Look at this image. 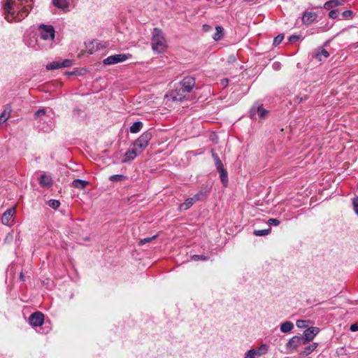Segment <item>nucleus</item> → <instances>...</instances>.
<instances>
[{"label": "nucleus", "mask_w": 358, "mask_h": 358, "mask_svg": "<svg viewBox=\"0 0 358 358\" xmlns=\"http://www.w3.org/2000/svg\"><path fill=\"white\" fill-rule=\"evenodd\" d=\"M4 18L8 22H20L24 19L31 10L23 0H6L3 6Z\"/></svg>", "instance_id": "nucleus-1"}, {"label": "nucleus", "mask_w": 358, "mask_h": 358, "mask_svg": "<svg viewBox=\"0 0 358 358\" xmlns=\"http://www.w3.org/2000/svg\"><path fill=\"white\" fill-rule=\"evenodd\" d=\"M196 81L194 78L191 76L185 77L179 83V88H176L171 93V96L173 101H181L183 100L186 95L191 92L192 89L195 87Z\"/></svg>", "instance_id": "nucleus-2"}, {"label": "nucleus", "mask_w": 358, "mask_h": 358, "mask_svg": "<svg viewBox=\"0 0 358 358\" xmlns=\"http://www.w3.org/2000/svg\"><path fill=\"white\" fill-rule=\"evenodd\" d=\"M152 48L155 52H162L166 49V41L163 33L158 28H155L152 31Z\"/></svg>", "instance_id": "nucleus-3"}, {"label": "nucleus", "mask_w": 358, "mask_h": 358, "mask_svg": "<svg viewBox=\"0 0 358 358\" xmlns=\"http://www.w3.org/2000/svg\"><path fill=\"white\" fill-rule=\"evenodd\" d=\"M152 138V134L150 131L143 133L134 143L133 147L141 154L148 145Z\"/></svg>", "instance_id": "nucleus-4"}, {"label": "nucleus", "mask_w": 358, "mask_h": 358, "mask_svg": "<svg viewBox=\"0 0 358 358\" xmlns=\"http://www.w3.org/2000/svg\"><path fill=\"white\" fill-rule=\"evenodd\" d=\"M131 57L130 54H117L110 55L103 60L105 65H113L117 63L123 62Z\"/></svg>", "instance_id": "nucleus-5"}, {"label": "nucleus", "mask_w": 358, "mask_h": 358, "mask_svg": "<svg viewBox=\"0 0 358 358\" xmlns=\"http://www.w3.org/2000/svg\"><path fill=\"white\" fill-rule=\"evenodd\" d=\"M41 38L43 40H53L55 38V29L52 25L41 24L38 27Z\"/></svg>", "instance_id": "nucleus-6"}, {"label": "nucleus", "mask_w": 358, "mask_h": 358, "mask_svg": "<svg viewBox=\"0 0 358 358\" xmlns=\"http://www.w3.org/2000/svg\"><path fill=\"white\" fill-rule=\"evenodd\" d=\"M268 114V110L262 107V104L255 103L250 110V117L252 119L255 118L258 115L260 119L264 118Z\"/></svg>", "instance_id": "nucleus-7"}, {"label": "nucleus", "mask_w": 358, "mask_h": 358, "mask_svg": "<svg viewBox=\"0 0 358 358\" xmlns=\"http://www.w3.org/2000/svg\"><path fill=\"white\" fill-rule=\"evenodd\" d=\"M319 331L320 329L315 327H312L306 329L301 336L303 341V344H306L313 340Z\"/></svg>", "instance_id": "nucleus-8"}, {"label": "nucleus", "mask_w": 358, "mask_h": 358, "mask_svg": "<svg viewBox=\"0 0 358 358\" xmlns=\"http://www.w3.org/2000/svg\"><path fill=\"white\" fill-rule=\"evenodd\" d=\"M29 322L33 327H40L43 324L44 315L41 312H35L29 316Z\"/></svg>", "instance_id": "nucleus-9"}, {"label": "nucleus", "mask_w": 358, "mask_h": 358, "mask_svg": "<svg viewBox=\"0 0 358 358\" xmlns=\"http://www.w3.org/2000/svg\"><path fill=\"white\" fill-rule=\"evenodd\" d=\"M317 17V14L313 11H306L303 13L301 21L303 24L308 26L314 22Z\"/></svg>", "instance_id": "nucleus-10"}, {"label": "nucleus", "mask_w": 358, "mask_h": 358, "mask_svg": "<svg viewBox=\"0 0 358 358\" xmlns=\"http://www.w3.org/2000/svg\"><path fill=\"white\" fill-rule=\"evenodd\" d=\"M140 153L138 152L136 149L134 147L131 149L128 150L124 155V158L122 159L121 162L123 164L127 163L130 161L134 160L138 155Z\"/></svg>", "instance_id": "nucleus-11"}, {"label": "nucleus", "mask_w": 358, "mask_h": 358, "mask_svg": "<svg viewBox=\"0 0 358 358\" xmlns=\"http://www.w3.org/2000/svg\"><path fill=\"white\" fill-rule=\"evenodd\" d=\"M303 341L301 336H294L289 340L286 345L287 348L295 349L299 345L303 344Z\"/></svg>", "instance_id": "nucleus-12"}, {"label": "nucleus", "mask_w": 358, "mask_h": 358, "mask_svg": "<svg viewBox=\"0 0 358 358\" xmlns=\"http://www.w3.org/2000/svg\"><path fill=\"white\" fill-rule=\"evenodd\" d=\"M15 210L14 208L7 209L3 214L1 222L5 225H9L10 221L13 217Z\"/></svg>", "instance_id": "nucleus-13"}, {"label": "nucleus", "mask_w": 358, "mask_h": 358, "mask_svg": "<svg viewBox=\"0 0 358 358\" xmlns=\"http://www.w3.org/2000/svg\"><path fill=\"white\" fill-rule=\"evenodd\" d=\"M329 56V53L328 51L322 48H320L315 50L314 57L317 59L319 61H322V57L324 58H327Z\"/></svg>", "instance_id": "nucleus-14"}, {"label": "nucleus", "mask_w": 358, "mask_h": 358, "mask_svg": "<svg viewBox=\"0 0 358 358\" xmlns=\"http://www.w3.org/2000/svg\"><path fill=\"white\" fill-rule=\"evenodd\" d=\"M196 202V200L194 197L187 199L185 202L180 205V210H186L189 209L190 207L193 206V204Z\"/></svg>", "instance_id": "nucleus-15"}, {"label": "nucleus", "mask_w": 358, "mask_h": 358, "mask_svg": "<svg viewBox=\"0 0 358 358\" xmlns=\"http://www.w3.org/2000/svg\"><path fill=\"white\" fill-rule=\"evenodd\" d=\"M53 4L60 9H67L69 6V0H53Z\"/></svg>", "instance_id": "nucleus-16"}, {"label": "nucleus", "mask_w": 358, "mask_h": 358, "mask_svg": "<svg viewBox=\"0 0 358 358\" xmlns=\"http://www.w3.org/2000/svg\"><path fill=\"white\" fill-rule=\"evenodd\" d=\"M87 184L88 182L85 180L76 179L72 182L71 185L75 188L83 189L87 186Z\"/></svg>", "instance_id": "nucleus-17"}, {"label": "nucleus", "mask_w": 358, "mask_h": 358, "mask_svg": "<svg viewBox=\"0 0 358 358\" xmlns=\"http://www.w3.org/2000/svg\"><path fill=\"white\" fill-rule=\"evenodd\" d=\"M11 108L8 106L3 112L0 115V124L4 123L10 117L11 113Z\"/></svg>", "instance_id": "nucleus-18"}, {"label": "nucleus", "mask_w": 358, "mask_h": 358, "mask_svg": "<svg viewBox=\"0 0 358 358\" xmlns=\"http://www.w3.org/2000/svg\"><path fill=\"white\" fill-rule=\"evenodd\" d=\"M294 324L289 321L285 322L280 325V331L282 333H288L292 330Z\"/></svg>", "instance_id": "nucleus-19"}, {"label": "nucleus", "mask_w": 358, "mask_h": 358, "mask_svg": "<svg viewBox=\"0 0 358 358\" xmlns=\"http://www.w3.org/2000/svg\"><path fill=\"white\" fill-rule=\"evenodd\" d=\"M224 35V29L220 26L215 27V32L213 35V38L217 41L222 38Z\"/></svg>", "instance_id": "nucleus-20"}, {"label": "nucleus", "mask_w": 358, "mask_h": 358, "mask_svg": "<svg viewBox=\"0 0 358 358\" xmlns=\"http://www.w3.org/2000/svg\"><path fill=\"white\" fill-rule=\"evenodd\" d=\"M143 127V123L140 121H136L133 123V124L130 127L129 130L131 133L136 134L141 131Z\"/></svg>", "instance_id": "nucleus-21"}, {"label": "nucleus", "mask_w": 358, "mask_h": 358, "mask_svg": "<svg viewBox=\"0 0 358 358\" xmlns=\"http://www.w3.org/2000/svg\"><path fill=\"white\" fill-rule=\"evenodd\" d=\"M220 173V178L223 183L224 186H227L228 184V174L225 169L218 171Z\"/></svg>", "instance_id": "nucleus-22"}, {"label": "nucleus", "mask_w": 358, "mask_h": 358, "mask_svg": "<svg viewBox=\"0 0 358 358\" xmlns=\"http://www.w3.org/2000/svg\"><path fill=\"white\" fill-rule=\"evenodd\" d=\"M260 357V352L259 351H256V349H251L248 350L245 355V358H258Z\"/></svg>", "instance_id": "nucleus-23"}, {"label": "nucleus", "mask_w": 358, "mask_h": 358, "mask_svg": "<svg viewBox=\"0 0 358 358\" xmlns=\"http://www.w3.org/2000/svg\"><path fill=\"white\" fill-rule=\"evenodd\" d=\"M58 69H61L60 62L58 61L52 62L46 66L47 70H55Z\"/></svg>", "instance_id": "nucleus-24"}, {"label": "nucleus", "mask_w": 358, "mask_h": 358, "mask_svg": "<svg viewBox=\"0 0 358 358\" xmlns=\"http://www.w3.org/2000/svg\"><path fill=\"white\" fill-rule=\"evenodd\" d=\"M317 347V343H313L311 345L306 346L304 348L303 353L306 355H308L310 354L313 351H314Z\"/></svg>", "instance_id": "nucleus-25"}, {"label": "nucleus", "mask_w": 358, "mask_h": 358, "mask_svg": "<svg viewBox=\"0 0 358 358\" xmlns=\"http://www.w3.org/2000/svg\"><path fill=\"white\" fill-rule=\"evenodd\" d=\"M207 192V190H200L193 197L195 199L196 201L203 200L206 198Z\"/></svg>", "instance_id": "nucleus-26"}, {"label": "nucleus", "mask_w": 358, "mask_h": 358, "mask_svg": "<svg viewBox=\"0 0 358 358\" xmlns=\"http://www.w3.org/2000/svg\"><path fill=\"white\" fill-rule=\"evenodd\" d=\"M271 231V228L268 227L266 229L255 230L254 234L257 236H264L268 235Z\"/></svg>", "instance_id": "nucleus-27"}, {"label": "nucleus", "mask_w": 358, "mask_h": 358, "mask_svg": "<svg viewBox=\"0 0 358 358\" xmlns=\"http://www.w3.org/2000/svg\"><path fill=\"white\" fill-rule=\"evenodd\" d=\"M126 177L122 174L112 175L110 176L109 180L113 182L122 181L124 180Z\"/></svg>", "instance_id": "nucleus-28"}, {"label": "nucleus", "mask_w": 358, "mask_h": 358, "mask_svg": "<svg viewBox=\"0 0 358 358\" xmlns=\"http://www.w3.org/2000/svg\"><path fill=\"white\" fill-rule=\"evenodd\" d=\"M40 183L43 186H48L50 184V178L45 175L40 178Z\"/></svg>", "instance_id": "nucleus-29"}, {"label": "nucleus", "mask_w": 358, "mask_h": 358, "mask_svg": "<svg viewBox=\"0 0 358 358\" xmlns=\"http://www.w3.org/2000/svg\"><path fill=\"white\" fill-rule=\"evenodd\" d=\"M60 64H61V68H66V67H71L73 64V62L71 59H64L62 62H60Z\"/></svg>", "instance_id": "nucleus-30"}, {"label": "nucleus", "mask_w": 358, "mask_h": 358, "mask_svg": "<svg viewBox=\"0 0 358 358\" xmlns=\"http://www.w3.org/2000/svg\"><path fill=\"white\" fill-rule=\"evenodd\" d=\"M60 206V202L58 200L51 199L49 201V206L52 209H57Z\"/></svg>", "instance_id": "nucleus-31"}, {"label": "nucleus", "mask_w": 358, "mask_h": 358, "mask_svg": "<svg viewBox=\"0 0 358 358\" xmlns=\"http://www.w3.org/2000/svg\"><path fill=\"white\" fill-rule=\"evenodd\" d=\"M283 38H284V35L283 34L278 35L273 39V45H279L282 41Z\"/></svg>", "instance_id": "nucleus-32"}, {"label": "nucleus", "mask_w": 358, "mask_h": 358, "mask_svg": "<svg viewBox=\"0 0 358 358\" xmlns=\"http://www.w3.org/2000/svg\"><path fill=\"white\" fill-rule=\"evenodd\" d=\"M157 237V236H153L152 237H149V238H143L139 242V245H143L147 243H150L151 242L152 240L155 239Z\"/></svg>", "instance_id": "nucleus-33"}, {"label": "nucleus", "mask_w": 358, "mask_h": 358, "mask_svg": "<svg viewBox=\"0 0 358 358\" xmlns=\"http://www.w3.org/2000/svg\"><path fill=\"white\" fill-rule=\"evenodd\" d=\"M268 350V346L266 344H262L258 349H256V351H259L260 352V356L265 354Z\"/></svg>", "instance_id": "nucleus-34"}, {"label": "nucleus", "mask_w": 358, "mask_h": 358, "mask_svg": "<svg viewBox=\"0 0 358 358\" xmlns=\"http://www.w3.org/2000/svg\"><path fill=\"white\" fill-rule=\"evenodd\" d=\"M308 321L306 320H297L296 321V326L298 328L302 329L306 327Z\"/></svg>", "instance_id": "nucleus-35"}, {"label": "nucleus", "mask_w": 358, "mask_h": 358, "mask_svg": "<svg viewBox=\"0 0 358 358\" xmlns=\"http://www.w3.org/2000/svg\"><path fill=\"white\" fill-rule=\"evenodd\" d=\"M215 167H216L217 171L224 169V165H223L222 161L220 160V159L215 160Z\"/></svg>", "instance_id": "nucleus-36"}, {"label": "nucleus", "mask_w": 358, "mask_h": 358, "mask_svg": "<svg viewBox=\"0 0 358 358\" xmlns=\"http://www.w3.org/2000/svg\"><path fill=\"white\" fill-rule=\"evenodd\" d=\"M280 220L278 219H275V218H270L268 220V224L269 225L278 226L280 224Z\"/></svg>", "instance_id": "nucleus-37"}, {"label": "nucleus", "mask_w": 358, "mask_h": 358, "mask_svg": "<svg viewBox=\"0 0 358 358\" xmlns=\"http://www.w3.org/2000/svg\"><path fill=\"white\" fill-rule=\"evenodd\" d=\"M338 11L337 10H331L329 13V16L330 18H332V19H336L338 17Z\"/></svg>", "instance_id": "nucleus-38"}, {"label": "nucleus", "mask_w": 358, "mask_h": 358, "mask_svg": "<svg viewBox=\"0 0 358 358\" xmlns=\"http://www.w3.org/2000/svg\"><path fill=\"white\" fill-rule=\"evenodd\" d=\"M353 208L355 213L358 215V197H356L352 201Z\"/></svg>", "instance_id": "nucleus-39"}, {"label": "nucleus", "mask_w": 358, "mask_h": 358, "mask_svg": "<svg viewBox=\"0 0 358 358\" xmlns=\"http://www.w3.org/2000/svg\"><path fill=\"white\" fill-rule=\"evenodd\" d=\"M45 114V109H39L38 110H36L34 113V117H41L42 115H44Z\"/></svg>", "instance_id": "nucleus-40"}, {"label": "nucleus", "mask_w": 358, "mask_h": 358, "mask_svg": "<svg viewBox=\"0 0 358 358\" xmlns=\"http://www.w3.org/2000/svg\"><path fill=\"white\" fill-rule=\"evenodd\" d=\"M343 16L345 18L351 17L353 15V12L351 10H347L343 12Z\"/></svg>", "instance_id": "nucleus-41"}, {"label": "nucleus", "mask_w": 358, "mask_h": 358, "mask_svg": "<svg viewBox=\"0 0 358 358\" xmlns=\"http://www.w3.org/2000/svg\"><path fill=\"white\" fill-rule=\"evenodd\" d=\"M344 1V0H331V2L334 6L343 5Z\"/></svg>", "instance_id": "nucleus-42"}, {"label": "nucleus", "mask_w": 358, "mask_h": 358, "mask_svg": "<svg viewBox=\"0 0 358 358\" xmlns=\"http://www.w3.org/2000/svg\"><path fill=\"white\" fill-rule=\"evenodd\" d=\"M300 38L299 35H292L289 37V41L291 43H294L297 41H299Z\"/></svg>", "instance_id": "nucleus-43"}, {"label": "nucleus", "mask_w": 358, "mask_h": 358, "mask_svg": "<svg viewBox=\"0 0 358 358\" xmlns=\"http://www.w3.org/2000/svg\"><path fill=\"white\" fill-rule=\"evenodd\" d=\"M192 259L194 261H199V260H206L207 258L203 255H193Z\"/></svg>", "instance_id": "nucleus-44"}, {"label": "nucleus", "mask_w": 358, "mask_h": 358, "mask_svg": "<svg viewBox=\"0 0 358 358\" xmlns=\"http://www.w3.org/2000/svg\"><path fill=\"white\" fill-rule=\"evenodd\" d=\"M272 67L274 70L278 71L281 68V64L280 62H275L272 64Z\"/></svg>", "instance_id": "nucleus-45"}, {"label": "nucleus", "mask_w": 358, "mask_h": 358, "mask_svg": "<svg viewBox=\"0 0 358 358\" xmlns=\"http://www.w3.org/2000/svg\"><path fill=\"white\" fill-rule=\"evenodd\" d=\"M212 29V27L208 25V24H203V30L205 31V32H208L210 31V30Z\"/></svg>", "instance_id": "nucleus-46"}, {"label": "nucleus", "mask_w": 358, "mask_h": 358, "mask_svg": "<svg viewBox=\"0 0 358 358\" xmlns=\"http://www.w3.org/2000/svg\"><path fill=\"white\" fill-rule=\"evenodd\" d=\"M350 329L351 331H358V324H352L350 326Z\"/></svg>", "instance_id": "nucleus-47"}, {"label": "nucleus", "mask_w": 358, "mask_h": 358, "mask_svg": "<svg viewBox=\"0 0 358 358\" xmlns=\"http://www.w3.org/2000/svg\"><path fill=\"white\" fill-rule=\"evenodd\" d=\"M212 157L214 159V161L220 159V157H218L217 154L213 150H211Z\"/></svg>", "instance_id": "nucleus-48"}, {"label": "nucleus", "mask_w": 358, "mask_h": 358, "mask_svg": "<svg viewBox=\"0 0 358 358\" xmlns=\"http://www.w3.org/2000/svg\"><path fill=\"white\" fill-rule=\"evenodd\" d=\"M332 3L331 2V0L329 1H327L324 5V8H326V9H328L329 8H331L332 6Z\"/></svg>", "instance_id": "nucleus-49"}, {"label": "nucleus", "mask_w": 358, "mask_h": 358, "mask_svg": "<svg viewBox=\"0 0 358 358\" xmlns=\"http://www.w3.org/2000/svg\"><path fill=\"white\" fill-rule=\"evenodd\" d=\"M303 100V97L296 96L294 99V103H300L301 102H302Z\"/></svg>", "instance_id": "nucleus-50"}, {"label": "nucleus", "mask_w": 358, "mask_h": 358, "mask_svg": "<svg viewBox=\"0 0 358 358\" xmlns=\"http://www.w3.org/2000/svg\"><path fill=\"white\" fill-rule=\"evenodd\" d=\"M228 83V79H224L222 80V84L224 86H226Z\"/></svg>", "instance_id": "nucleus-51"}, {"label": "nucleus", "mask_w": 358, "mask_h": 358, "mask_svg": "<svg viewBox=\"0 0 358 358\" xmlns=\"http://www.w3.org/2000/svg\"><path fill=\"white\" fill-rule=\"evenodd\" d=\"M20 278L21 280L24 281V273L22 272H21L20 273Z\"/></svg>", "instance_id": "nucleus-52"}, {"label": "nucleus", "mask_w": 358, "mask_h": 358, "mask_svg": "<svg viewBox=\"0 0 358 358\" xmlns=\"http://www.w3.org/2000/svg\"><path fill=\"white\" fill-rule=\"evenodd\" d=\"M28 45H29V46H30V47H32V48H34V43H31V42L29 43H28Z\"/></svg>", "instance_id": "nucleus-53"}, {"label": "nucleus", "mask_w": 358, "mask_h": 358, "mask_svg": "<svg viewBox=\"0 0 358 358\" xmlns=\"http://www.w3.org/2000/svg\"><path fill=\"white\" fill-rule=\"evenodd\" d=\"M74 73L73 72H69V75H73Z\"/></svg>", "instance_id": "nucleus-54"}, {"label": "nucleus", "mask_w": 358, "mask_h": 358, "mask_svg": "<svg viewBox=\"0 0 358 358\" xmlns=\"http://www.w3.org/2000/svg\"><path fill=\"white\" fill-rule=\"evenodd\" d=\"M245 358V357H244Z\"/></svg>", "instance_id": "nucleus-55"}]
</instances>
